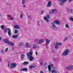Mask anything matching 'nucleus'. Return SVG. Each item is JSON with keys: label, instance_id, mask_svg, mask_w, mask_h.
<instances>
[{"label": "nucleus", "instance_id": "4468645a", "mask_svg": "<svg viewBox=\"0 0 73 73\" xmlns=\"http://www.w3.org/2000/svg\"><path fill=\"white\" fill-rule=\"evenodd\" d=\"M12 37H13V38H18V35H14L12 36Z\"/></svg>", "mask_w": 73, "mask_h": 73}, {"label": "nucleus", "instance_id": "49530a36", "mask_svg": "<svg viewBox=\"0 0 73 73\" xmlns=\"http://www.w3.org/2000/svg\"><path fill=\"white\" fill-rule=\"evenodd\" d=\"M35 54H36V56H37L38 53H37V52L36 51H35Z\"/></svg>", "mask_w": 73, "mask_h": 73}, {"label": "nucleus", "instance_id": "0e129e2a", "mask_svg": "<svg viewBox=\"0 0 73 73\" xmlns=\"http://www.w3.org/2000/svg\"><path fill=\"white\" fill-rule=\"evenodd\" d=\"M66 40H67V39H64V41H66Z\"/></svg>", "mask_w": 73, "mask_h": 73}, {"label": "nucleus", "instance_id": "338daca9", "mask_svg": "<svg viewBox=\"0 0 73 73\" xmlns=\"http://www.w3.org/2000/svg\"><path fill=\"white\" fill-rule=\"evenodd\" d=\"M8 67H9V64H8Z\"/></svg>", "mask_w": 73, "mask_h": 73}, {"label": "nucleus", "instance_id": "79ce46f5", "mask_svg": "<svg viewBox=\"0 0 73 73\" xmlns=\"http://www.w3.org/2000/svg\"><path fill=\"white\" fill-rule=\"evenodd\" d=\"M40 64L41 65V66H43V63H41V62H40Z\"/></svg>", "mask_w": 73, "mask_h": 73}, {"label": "nucleus", "instance_id": "1a4fd4ad", "mask_svg": "<svg viewBox=\"0 0 73 73\" xmlns=\"http://www.w3.org/2000/svg\"><path fill=\"white\" fill-rule=\"evenodd\" d=\"M44 42V39H41L38 42V44H41L42 42Z\"/></svg>", "mask_w": 73, "mask_h": 73}, {"label": "nucleus", "instance_id": "20e7f679", "mask_svg": "<svg viewBox=\"0 0 73 73\" xmlns=\"http://www.w3.org/2000/svg\"><path fill=\"white\" fill-rule=\"evenodd\" d=\"M9 64H10V66H12L13 68H16V66H17V64H15L13 63H12L11 64L10 63Z\"/></svg>", "mask_w": 73, "mask_h": 73}, {"label": "nucleus", "instance_id": "bf43d9fd", "mask_svg": "<svg viewBox=\"0 0 73 73\" xmlns=\"http://www.w3.org/2000/svg\"><path fill=\"white\" fill-rule=\"evenodd\" d=\"M52 67H53V64H52L51 65Z\"/></svg>", "mask_w": 73, "mask_h": 73}, {"label": "nucleus", "instance_id": "4be33fe9", "mask_svg": "<svg viewBox=\"0 0 73 73\" xmlns=\"http://www.w3.org/2000/svg\"><path fill=\"white\" fill-rule=\"evenodd\" d=\"M23 45V42H20L19 44V46H21Z\"/></svg>", "mask_w": 73, "mask_h": 73}, {"label": "nucleus", "instance_id": "2f4dec72", "mask_svg": "<svg viewBox=\"0 0 73 73\" xmlns=\"http://www.w3.org/2000/svg\"><path fill=\"white\" fill-rule=\"evenodd\" d=\"M17 32H18V31H17V30H15V32H14V33L15 34H16L17 33Z\"/></svg>", "mask_w": 73, "mask_h": 73}, {"label": "nucleus", "instance_id": "a19ab883", "mask_svg": "<svg viewBox=\"0 0 73 73\" xmlns=\"http://www.w3.org/2000/svg\"><path fill=\"white\" fill-rule=\"evenodd\" d=\"M48 18V19H50V16L49 15H47L46 16Z\"/></svg>", "mask_w": 73, "mask_h": 73}, {"label": "nucleus", "instance_id": "864d4df0", "mask_svg": "<svg viewBox=\"0 0 73 73\" xmlns=\"http://www.w3.org/2000/svg\"><path fill=\"white\" fill-rule=\"evenodd\" d=\"M72 0H69L68 1V2L70 3L71 1H72Z\"/></svg>", "mask_w": 73, "mask_h": 73}, {"label": "nucleus", "instance_id": "603ef678", "mask_svg": "<svg viewBox=\"0 0 73 73\" xmlns=\"http://www.w3.org/2000/svg\"><path fill=\"white\" fill-rule=\"evenodd\" d=\"M38 25H39L40 24V22L39 21H38Z\"/></svg>", "mask_w": 73, "mask_h": 73}, {"label": "nucleus", "instance_id": "13d9d810", "mask_svg": "<svg viewBox=\"0 0 73 73\" xmlns=\"http://www.w3.org/2000/svg\"><path fill=\"white\" fill-rule=\"evenodd\" d=\"M7 32V30H5L4 31V33H6V32Z\"/></svg>", "mask_w": 73, "mask_h": 73}, {"label": "nucleus", "instance_id": "a878e982", "mask_svg": "<svg viewBox=\"0 0 73 73\" xmlns=\"http://www.w3.org/2000/svg\"><path fill=\"white\" fill-rule=\"evenodd\" d=\"M55 49H58V45L57 44H56V45L55 46Z\"/></svg>", "mask_w": 73, "mask_h": 73}, {"label": "nucleus", "instance_id": "c85d7f7f", "mask_svg": "<svg viewBox=\"0 0 73 73\" xmlns=\"http://www.w3.org/2000/svg\"><path fill=\"white\" fill-rule=\"evenodd\" d=\"M66 69L67 70H70V66H68L66 68Z\"/></svg>", "mask_w": 73, "mask_h": 73}, {"label": "nucleus", "instance_id": "b1692460", "mask_svg": "<svg viewBox=\"0 0 73 73\" xmlns=\"http://www.w3.org/2000/svg\"><path fill=\"white\" fill-rule=\"evenodd\" d=\"M1 29L3 30V29H4V28H5V26L4 25H2L1 26Z\"/></svg>", "mask_w": 73, "mask_h": 73}, {"label": "nucleus", "instance_id": "f3484780", "mask_svg": "<svg viewBox=\"0 0 73 73\" xmlns=\"http://www.w3.org/2000/svg\"><path fill=\"white\" fill-rule=\"evenodd\" d=\"M9 41L7 40H5L4 41V42L5 43H6V44H9Z\"/></svg>", "mask_w": 73, "mask_h": 73}, {"label": "nucleus", "instance_id": "cd10ccee", "mask_svg": "<svg viewBox=\"0 0 73 73\" xmlns=\"http://www.w3.org/2000/svg\"><path fill=\"white\" fill-rule=\"evenodd\" d=\"M70 70H72L73 69V66H70Z\"/></svg>", "mask_w": 73, "mask_h": 73}, {"label": "nucleus", "instance_id": "c9c22d12", "mask_svg": "<svg viewBox=\"0 0 73 73\" xmlns=\"http://www.w3.org/2000/svg\"><path fill=\"white\" fill-rule=\"evenodd\" d=\"M23 15H20V19H22L23 18Z\"/></svg>", "mask_w": 73, "mask_h": 73}, {"label": "nucleus", "instance_id": "5701e85b", "mask_svg": "<svg viewBox=\"0 0 73 73\" xmlns=\"http://www.w3.org/2000/svg\"><path fill=\"white\" fill-rule=\"evenodd\" d=\"M44 66L46 68H48V64L46 62L45 64H44Z\"/></svg>", "mask_w": 73, "mask_h": 73}, {"label": "nucleus", "instance_id": "f03ea898", "mask_svg": "<svg viewBox=\"0 0 73 73\" xmlns=\"http://www.w3.org/2000/svg\"><path fill=\"white\" fill-rule=\"evenodd\" d=\"M69 50L67 49L65 51H64V52L62 54V56H66V55H68L69 54Z\"/></svg>", "mask_w": 73, "mask_h": 73}, {"label": "nucleus", "instance_id": "37998d69", "mask_svg": "<svg viewBox=\"0 0 73 73\" xmlns=\"http://www.w3.org/2000/svg\"><path fill=\"white\" fill-rule=\"evenodd\" d=\"M27 16H28V17L30 19H31V16H28V15H27Z\"/></svg>", "mask_w": 73, "mask_h": 73}, {"label": "nucleus", "instance_id": "e433bc0d", "mask_svg": "<svg viewBox=\"0 0 73 73\" xmlns=\"http://www.w3.org/2000/svg\"><path fill=\"white\" fill-rule=\"evenodd\" d=\"M63 4H64V3H60L59 4V5H60V6H62V5H63Z\"/></svg>", "mask_w": 73, "mask_h": 73}, {"label": "nucleus", "instance_id": "f8f14e48", "mask_svg": "<svg viewBox=\"0 0 73 73\" xmlns=\"http://www.w3.org/2000/svg\"><path fill=\"white\" fill-rule=\"evenodd\" d=\"M45 41H46V43L47 45H48V44H49V42H50V40L48 39H46V40Z\"/></svg>", "mask_w": 73, "mask_h": 73}, {"label": "nucleus", "instance_id": "4d7b16f0", "mask_svg": "<svg viewBox=\"0 0 73 73\" xmlns=\"http://www.w3.org/2000/svg\"><path fill=\"white\" fill-rule=\"evenodd\" d=\"M6 4L7 5H9V3H6Z\"/></svg>", "mask_w": 73, "mask_h": 73}, {"label": "nucleus", "instance_id": "7c9ffc66", "mask_svg": "<svg viewBox=\"0 0 73 73\" xmlns=\"http://www.w3.org/2000/svg\"><path fill=\"white\" fill-rule=\"evenodd\" d=\"M66 28H69V25H68V24L66 23Z\"/></svg>", "mask_w": 73, "mask_h": 73}, {"label": "nucleus", "instance_id": "9b49d317", "mask_svg": "<svg viewBox=\"0 0 73 73\" xmlns=\"http://www.w3.org/2000/svg\"><path fill=\"white\" fill-rule=\"evenodd\" d=\"M14 28H16V29H20V26H19V25H15L14 26Z\"/></svg>", "mask_w": 73, "mask_h": 73}, {"label": "nucleus", "instance_id": "e2e57ef3", "mask_svg": "<svg viewBox=\"0 0 73 73\" xmlns=\"http://www.w3.org/2000/svg\"><path fill=\"white\" fill-rule=\"evenodd\" d=\"M66 39H67V40L68 39V37H66Z\"/></svg>", "mask_w": 73, "mask_h": 73}, {"label": "nucleus", "instance_id": "09e8293b", "mask_svg": "<svg viewBox=\"0 0 73 73\" xmlns=\"http://www.w3.org/2000/svg\"><path fill=\"white\" fill-rule=\"evenodd\" d=\"M2 38H3L0 36V41H1V40H2Z\"/></svg>", "mask_w": 73, "mask_h": 73}, {"label": "nucleus", "instance_id": "58836bf2", "mask_svg": "<svg viewBox=\"0 0 73 73\" xmlns=\"http://www.w3.org/2000/svg\"><path fill=\"white\" fill-rule=\"evenodd\" d=\"M8 50V48H7L5 50V51L6 52H7Z\"/></svg>", "mask_w": 73, "mask_h": 73}, {"label": "nucleus", "instance_id": "680f3d73", "mask_svg": "<svg viewBox=\"0 0 73 73\" xmlns=\"http://www.w3.org/2000/svg\"><path fill=\"white\" fill-rule=\"evenodd\" d=\"M25 31H27V30L26 29H25Z\"/></svg>", "mask_w": 73, "mask_h": 73}, {"label": "nucleus", "instance_id": "c03bdc74", "mask_svg": "<svg viewBox=\"0 0 73 73\" xmlns=\"http://www.w3.org/2000/svg\"><path fill=\"white\" fill-rule=\"evenodd\" d=\"M43 13H44V11L43 10L41 12V14H43Z\"/></svg>", "mask_w": 73, "mask_h": 73}, {"label": "nucleus", "instance_id": "473e14b6", "mask_svg": "<svg viewBox=\"0 0 73 73\" xmlns=\"http://www.w3.org/2000/svg\"><path fill=\"white\" fill-rule=\"evenodd\" d=\"M73 10L72 9H71L69 11V13H70V14H71V13H72V11Z\"/></svg>", "mask_w": 73, "mask_h": 73}, {"label": "nucleus", "instance_id": "c756f323", "mask_svg": "<svg viewBox=\"0 0 73 73\" xmlns=\"http://www.w3.org/2000/svg\"><path fill=\"white\" fill-rule=\"evenodd\" d=\"M35 68L34 66H29V68L30 69H31V68Z\"/></svg>", "mask_w": 73, "mask_h": 73}, {"label": "nucleus", "instance_id": "aec40b11", "mask_svg": "<svg viewBox=\"0 0 73 73\" xmlns=\"http://www.w3.org/2000/svg\"><path fill=\"white\" fill-rule=\"evenodd\" d=\"M69 19L70 20V21H73V16H71V17H70Z\"/></svg>", "mask_w": 73, "mask_h": 73}, {"label": "nucleus", "instance_id": "3c124183", "mask_svg": "<svg viewBox=\"0 0 73 73\" xmlns=\"http://www.w3.org/2000/svg\"><path fill=\"white\" fill-rule=\"evenodd\" d=\"M3 61V60L2 59H1V58H0V62H1V61Z\"/></svg>", "mask_w": 73, "mask_h": 73}, {"label": "nucleus", "instance_id": "72a5a7b5", "mask_svg": "<svg viewBox=\"0 0 73 73\" xmlns=\"http://www.w3.org/2000/svg\"><path fill=\"white\" fill-rule=\"evenodd\" d=\"M33 48H37V46L35 44H34Z\"/></svg>", "mask_w": 73, "mask_h": 73}, {"label": "nucleus", "instance_id": "4c0bfd02", "mask_svg": "<svg viewBox=\"0 0 73 73\" xmlns=\"http://www.w3.org/2000/svg\"><path fill=\"white\" fill-rule=\"evenodd\" d=\"M46 21L47 23H48L49 21V20H48V19H47L46 20Z\"/></svg>", "mask_w": 73, "mask_h": 73}, {"label": "nucleus", "instance_id": "423d86ee", "mask_svg": "<svg viewBox=\"0 0 73 73\" xmlns=\"http://www.w3.org/2000/svg\"><path fill=\"white\" fill-rule=\"evenodd\" d=\"M52 5V2L51 1H49L47 5V7H50Z\"/></svg>", "mask_w": 73, "mask_h": 73}, {"label": "nucleus", "instance_id": "a18cd8bd", "mask_svg": "<svg viewBox=\"0 0 73 73\" xmlns=\"http://www.w3.org/2000/svg\"><path fill=\"white\" fill-rule=\"evenodd\" d=\"M47 19V18H46V17H45L43 18V19H44V20H46Z\"/></svg>", "mask_w": 73, "mask_h": 73}, {"label": "nucleus", "instance_id": "f704fd0d", "mask_svg": "<svg viewBox=\"0 0 73 73\" xmlns=\"http://www.w3.org/2000/svg\"><path fill=\"white\" fill-rule=\"evenodd\" d=\"M54 23H54V22H52V25H54Z\"/></svg>", "mask_w": 73, "mask_h": 73}, {"label": "nucleus", "instance_id": "052dcab7", "mask_svg": "<svg viewBox=\"0 0 73 73\" xmlns=\"http://www.w3.org/2000/svg\"><path fill=\"white\" fill-rule=\"evenodd\" d=\"M23 7H24V8H25V5H24L23 6Z\"/></svg>", "mask_w": 73, "mask_h": 73}, {"label": "nucleus", "instance_id": "7ed1b4c3", "mask_svg": "<svg viewBox=\"0 0 73 73\" xmlns=\"http://www.w3.org/2000/svg\"><path fill=\"white\" fill-rule=\"evenodd\" d=\"M7 29H8V35L10 36H11V34H12V33H11V29H10V28H7Z\"/></svg>", "mask_w": 73, "mask_h": 73}, {"label": "nucleus", "instance_id": "dca6fc26", "mask_svg": "<svg viewBox=\"0 0 73 73\" xmlns=\"http://www.w3.org/2000/svg\"><path fill=\"white\" fill-rule=\"evenodd\" d=\"M29 63V62L25 61L22 64L24 65H27V64H28Z\"/></svg>", "mask_w": 73, "mask_h": 73}, {"label": "nucleus", "instance_id": "bb28decb", "mask_svg": "<svg viewBox=\"0 0 73 73\" xmlns=\"http://www.w3.org/2000/svg\"><path fill=\"white\" fill-rule=\"evenodd\" d=\"M24 55H22L21 56V59H22L24 58Z\"/></svg>", "mask_w": 73, "mask_h": 73}, {"label": "nucleus", "instance_id": "774afa93", "mask_svg": "<svg viewBox=\"0 0 73 73\" xmlns=\"http://www.w3.org/2000/svg\"><path fill=\"white\" fill-rule=\"evenodd\" d=\"M53 69H56V67H54L53 68Z\"/></svg>", "mask_w": 73, "mask_h": 73}, {"label": "nucleus", "instance_id": "de8ad7c7", "mask_svg": "<svg viewBox=\"0 0 73 73\" xmlns=\"http://www.w3.org/2000/svg\"><path fill=\"white\" fill-rule=\"evenodd\" d=\"M14 19V18H13L12 17H11L10 18V20H13Z\"/></svg>", "mask_w": 73, "mask_h": 73}, {"label": "nucleus", "instance_id": "2eb2a0df", "mask_svg": "<svg viewBox=\"0 0 73 73\" xmlns=\"http://www.w3.org/2000/svg\"><path fill=\"white\" fill-rule=\"evenodd\" d=\"M56 27V26L55 25H52V26L50 27V28H51V29H54Z\"/></svg>", "mask_w": 73, "mask_h": 73}, {"label": "nucleus", "instance_id": "6e6d98bb", "mask_svg": "<svg viewBox=\"0 0 73 73\" xmlns=\"http://www.w3.org/2000/svg\"><path fill=\"white\" fill-rule=\"evenodd\" d=\"M10 69H12V68H13V67L11 66H10Z\"/></svg>", "mask_w": 73, "mask_h": 73}, {"label": "nucleus", "instance_id": "8fccbe9b", "mask_svg": "<svg viewBox=\"0 0 73 73\" xmlns=\"http://www.w3.org/2000/svg\"><path fill=\"white\" fill-rule=\"evenodd\" d=\"M1 53H4V51H3V50H2L1 51Z\"/></svg>", "mask_w": 73, "mask_h": 73}, {"label": "nucleus", "instance_id": "5fc2aeb1", "mask_svg": "<svg viewBox=\"0 0 73 73\" xmlns=\"http://www.w3.org/2000/svg\"><path fill=\"white\" fill-rule=\"evenodd\" d=\"M40 73H44V72H43V71H41L40 72Z\"/></svg>", "mask_w": 73, "mask_h": 73}, {"label": "nucleus", "instance_id": "9d476101", "mask_svg": "<svg viewBox=\"0 0 73 73\" xmlns=\"http://www.w3.org/2000/svg\"><path fill=\"white\" fill-rule=\"evenodd\" d=\"M8 44L10 46H14V43L11 42H9Z\"/></svg>", "mask_w": 73, "mask_h": 73}, {"label": "nucleus", "instance_id": "393cba45", "mask_svg": "<svg viewBox=\"0 0 73 73\" xmlns=\"http://www.w3.org/2000/svg\"><path fill=\"white\" fill-rule=\"evenodd\" d=\"M56 44H57L58 45H62V43L61 42H59L58 43V42H57L56 43Z\"/></svg>", "mask_w": 73, "mask_h": 73}, {"label": "nucleus", "instance_id": "412c9836", "mask_svg": "<svg viewBox=\"0 0 73 73\" xmlns=\"http://www.w3.org/2000/svg\"><path fill=\"white\" fill-rule=\"evenodd\" d=\"M57 70H53L52 71V73H57Z\"/></svg>", "mask_w": 73, "mask_h": 73}, {"label": "nucleus", "instance_id": "39448f33", "mask_svg": "<svg viewBox=\"0 0 73 73\" xmlns=\"http://www.w3.org/2000/svg\"><path fill=\"white\" fill-rule=\"evenodd\" d=\"M55 11H56V9H52L49 11V13L50 14H52V13H53V12H54Z\"/></svg>", "mask_w": 73, "mask_h": 73}, {"label": "nucleus", "instance_id": "0eeeda50", "mask_svg": "<svg viewBox=\"0 0 73 73\" xmlns=\"http://www.w3.org/2000/svg\"><path fill=\"white\" fill-rule=\"evenodd\" d=\"M54 22L55 23V24H56L58 25H59L60 24V21H59L58 20H55L54 21Z\"/></svg>", "mask_w": 73, "mask_h": 73}, {"label": "nucleus", "instance_id": "a211bd4d", "mask_svg": "<svg viewBox=\"0 0 73 73\" xmlns=\"http://www.w3.org/2000/svg\"><path fill=\"white\" fill-rule=\"evenodd\" d=\"M48 68L49 71L50 72V71H51V67H50V65H49L48 66Z\"/></svg>", "mask_w": 73, "mask_h": 73}, {"label": "nucleus", "instance_id": "f257e3e1", "mask_svg": "<svg viewBox=\"0 0 73 73\" xmlns=\"http://www.w3.org/2000/svg\"><path fill=\"white\" fill-rule=\"evenodd\" d=\"M27 55L28 56L27 58L30 61H33L34 60V58L32 56V52H30L27 54Z\"/></svg>", "mask_w": 73, "mask_h": 73}, {"label": "nucleus", "instance_id": "6e6552de", "mask_svg": "<svg viewBox=\"0 0 73 73\" xmlns=\"http://www.w3.org/2000/svg\"><path fill=\"white\" fill-rule=\"evenodd\" d=\"M28 69L27 68H23L22 69H21V71H23L24 72H27Z\"/></svg>", "mask_w": 73, "mask_h": 73}, {"label": "nucleus", "instance_id": "69168bd1", "mask_svg": "<svg viewBox=\"0 0 73 73\" xmlns=\"http://www.w3.org/2000/svg\"><path fill=\"white\" fill-rule=\"evenodd\" d=\"M8 16H9V17H10V16H11L9 15Z\"/></svg>", "mask_w": 73, "mask_h": 73}, {"label": "nucleus", "instance_id": "ddd939ff", "mask_svg": "<svg viewBox=\"0 0 73 73\" xmlns=\"http://www.w3.org/2000/svg\"><path fill=\"white\" fill-rule=\"evenodd\" d=\"M58 1H60L62 3H64V2H66L67 0H58Z\"/></svg>", "mask_w": 73, "mask_h": 73}, {"label": "nucleus", "instance_id": "6ab92c4d", "mask_svg": "<svg viewBox=\"0 0 73 73\" xmlns=\"http://www.w3.org/2000/svg\"><path fill=\"white\" fill-rule=\"evenodd\" d=\"M25 48H29V46L28 45V43H26L25 45Z\"/></svg>", "mask_w": 73, "mask_h": 73}, {"label": "nucleus", "instance_id": "ea45409f", "mask_svg": "<svg viewBox=\"0 0 73 73\" xmlns=\"http://www.w3.org/2000/svg\"><path fill=\"white\" fill-rule=\"evenodd\" d=\"M25 0H23L22 1V3L23 4H24V3H25Z\"/></svg>", "mask_w": 73, "mask_h": 73}]
</instances>
